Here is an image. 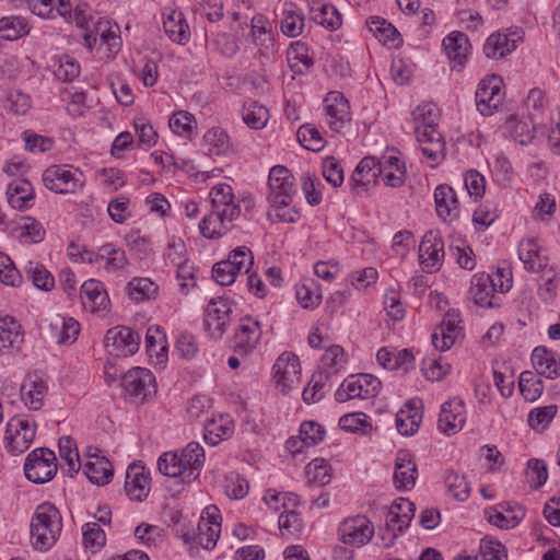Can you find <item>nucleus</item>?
I'll return each mask as SVG.
<instances>
[{
  "label": "nucleus",
  "instance_id": "obj_1",
  "mask_svg": "<svg viewBox=\"0 0 560 560\" xmlns=\"http://www.w3.org/2000/svg\"><path fill=\"white\" fill-rule=\"evenodd\" d=\"M268 201L273 208L275 218L279 222L294 223L300 212L290 207L295 194V183L292 173L282 165L271 167L268 177Z\"/></svg>",
  "mask_w": 560,
  "mask_h": 560
},
{
  "label": "nucleus",
  "instance_id": "obj_2",
  "mask_svg": "<svg viewBox=\"0 0 560 560\" xmlns=\"http://www.w3.org/2000/svg\"><path fill=\"white\" fill-rule=\"evenodd\" d=\"M62 529L58 509L49 503L39 504L31 521V541L37 550H48L57 541Z\"/></svg>",
  "mask_w": 560,
  "mask_h": 560
},
{
  "label": "nucleus",
  "instance_id": "obj_3",
  "mask_svg": "<svg viewBox=\"0 0 560 560\" xmlns=\"http://www.w3.org/2000/svg\"><path fill=\"white\" fill-rule=\"evenodd\" d=\"M57 458L52 451L39 447L32 451L24 464L25 477L34 483L50 481L57 472Z\"/></svg>",
  "mask_w": 560,
  "mask_h": 560
},
{
  "label": "nucleus",
  "instance_id": "obj_4",
  "mask_svg": "<svg viewBox=\"0 0 560 560\" xmlns=\"http://www.w3.org/2000/svg\"><path fill=\"white\" fill-rule=\"evenodd\" d=\"M36 434V423L21 416L12 417L7 423L4 442L12 455H20L32 444Z\"/></svg>",
  "mask_w": 560,
  "mask_h": 560
},
{
  "label": "nucleus",
  "instance_id": "obj_5",
  "mask_svg": "<svg viewBox=\"0 0 560 560\" xmlns=\"http://www.w3.org/2000/svg\"><path fill=\"white\" fill-rule=\"evenodd\" d=\"M83 174L71 170L67 165H51L43 173V183L46 188L56 194H74L83 186Z\"/></svg>",
  "mask_w": 560,
  "mask_h": 560
},
{
  "label": "nucleus",
  "instance_id": "obj_6",
  "mask_svg": "<svg viewBox=\"0 0 560 560\" xmlns=\"http://www.w3.org/2000/svg\"><path fill=\"white\" fill-rule=\"evenodd\" d=\"M300 360L293 352H283L272 366V377L279 392L283 395L290 393L300 383Z\"/></svg>",
  "mask_w": 560,
  "mask_h": 560
},
{
  "label": "nucleus",
  "instance_id": "obj_7",
  "mask_svg": "<svg viewBox=\"0 0 560 560\" xmlns=\"http://www.w3.org/2000/svg\"><path fill=\"white\" fill-rule=\"evenodd\" d=\"M121 386L130 398L143 402L149 396L156 393V383L153 373L144 368H133L121 377Z\"/></svg>",
  "mask_w": 560,
  "mask_h": 560
},
{
  "label": "nucleus",
  "instance_id": "obj_8",
  "mask_svg": "<svg viewBox=\"0 0 560 560\" xmlns=\"http://www.w3.org/2000/svg\"><path fill=\"white\" fill-rule=\"evenodd\" d=\"M140 336L127 326H116L108 329L104 337V346L116 357H129L139 349Z\"/></svg>",
  "mask_w": 560,
  "mask_h": 560
},
{
  "label": "nucleus",
  "instance_id": "obj_9",
  "mask_svg": "<svg viewBox=\"0 0 560 560\" xmlns=\"http://www.w3.org/2000/svg\"><path fill=\"white\" fill-rule=\"evenodd\" d=\"M261 335V325L257 318L249 315L242 317L234 334V352L240 355L252 353L259 345Z\"/></svg>",
  "mask_w": 560,
  "mask_h": 560
},
{
  "label": "nucleus",
  "instance_id": "obj_10",
  "mask_svg": "<svg viewBox=\"0 0 560 560\" xmlns=\"http://www.w3.org/2000/svg\"><path fill=\"white\" fill-rule=\"evenodd\" d=\"M444 258V243L439 231H428L419 245L421 266L429 272L438 271Z\"/></svg>",
  "mask_w": 560,
  "mask_h": 560
},
{
  "label": "nucleus",
  "instance_id": "obj_11",
  "mask_svg": "<svg viewBox=\"0 0 560 560\" xmlns=\"http://www.w3.org/2000/svg\"><path fill=\"white\" fill-rule=\"evenodd\" d=\"M374 534V527L368 517L357 515L347 518L339 526V536L343 544L361 547L369 542Z\"/></svg>",
  "mask_w": 560,
  "mask_h": 560
},
{
  "label": "nucleus",
  "instance_id": "obj_12",
  "mask_svg": "<svg viewBox=\"0 0 560 560\" xmlns=\"http://www.w3.org/2000/svg\"><path fill=\"white\" fill-rule=\"evenodd\" d=\"M327 125L334 132H340L351 120L348 100L340 92H330L324 100Z\"/></svg>",
  "mask_w": 560,
  "mask_h": 560
},
{
  "label": "nucleus",
  "instance_id": "obj_13",
  "mask_svg": "<svg viewBox=\"0 0 560 560\" xmlns=\"http://www.w3.org/2000/svg\"><path fill=\"white\" fill-rule=\"evenodd\" d=\"M501 83V79L497 75L479 82L475 98L481 115H491L502 103Z\"/></svg>",
  "mask_w": 560,
  "mask_h": 560
},
{
  "label": "nucleus",
  "instance_id": "obj_14",
  "mask_svg": "<svg viewBox=\"0 0 560 560\" xmlns=\"http://www.w3.org/2000/svg\"><path fill=\"white\" fill-rule=\"evenodd\" d=\"M466 422L465 406L462 400H448L441 407L439 429L447 435L455 434Z\"/></svg>",
  "mask_w": 560,
  "mask_h": 560
},
{
  "label": "nucleus",
  "instance_id": "obj_15",
  "mask_svg": "<svg viewBox=\"0 0 560 560\" xmlns=\"http://www.w3.org/2000/svg\"><path fill=\"white\" fill-rule=\"evenodd\" d=\"M422 401L418 398L408 400L396 415V428L401 435H413L422 422Z\"/></svg>",
  "mask_w": 560,
  "mask_h": 560
},
{
  "label": "nucleus",
  "instance_id": "obj_16",
  "mask_svg": "<svg viewBox=\"0 0 560 560\" xmlns=\"http://www.w3.org/2000/svg\"><path fill=\"white\" fill-rule=\"evenodd\" d=\"M495 278L486 272H478L472 276L469 294L474 302L480 307L494 306V293L498 292Z\"/></svg>",
  "mask_w": 560,
  "mask_h": 560
},
{
  "label": "nucleus",
  "instance_id": "obj_17",
  "mask_svg": "<svg viewBox=\"0 0 560 560\" xmlns=\"http://www.w3.org/2000/svg\"><path fill=\"white\" fill-rule=\"evenodd\" d=\"M436 214L443 221L456 220L459 215V202L454 189L441 184L434 190Z\"/></svg>",
  "mask_w": 560,
  "mask_h": 560
},
{
  "label": "nucleus",
  "instance_id": "obj_18",
  "mask_svg": "<svg viewBox=\"0 0 560 560\" xmlns=\"http://www.w3.org/2000/svg\"><path fill=\"white\" fill-rule=\"evenodd\" d=\"M46 383L37 373L28 374L20 388L22 400L30 410L37 411L43 407L47 394Z\"/></svg>",
  "mask_w": 560,
  "mask_h": 560
},
{
  "label": "nucleus",
  "instance_id": "obj_19",
  "mask_svg": "<svg viewBox=\"0 0 560 560\" xmlns=\"http://www.w3.org/2000/svg\"><path fill=\"white\" fill-rule=\"evenodd\" d=\"M444 51L453 70H460L467 58L469 40L462 32H452L443 39Z\"/></svg>",
  "mask_w": 560,
  "mask_h": 560
},
{
  "label": "nucleus",
  "instance_id": "obj_20",
  "mask_svg": "<svg viewBox=\"0 0 560 560\" xmlns=\"http://www.w3.org/2000/svg\"><path fill=\"white\" fill-rule=\"evenodd\" d=\"M125 491L131 500L141 501L150 491L149 477L144 467L130 465L126 471Z\"/></svg>",
  "mask_w": 560,
  "mask_h": 560
},
{
  "label": "nucleus",
  "instance_id": "obj_21",
  "mask_svg": "<svg viewBox=\"0 0 560 560\" xmlns=\"http://www.w3.org/2000/svg\"><path fill=\"white\" fill-rule=\"evenodd\" d=\"M520 39L521 36L516 32L509 35L501 33L491 34L483 45V52L488 58H502L516 48V43Z\"/></svg>",
  "mask_w": 560,
  "mask_h": 560
},
{
  "label": "nucleus",
  "instance_id": "obj_22",
  "mask_svg": "<svg viewBox=\"0 0 560 560\" xmlns=\"http://www.w3.org/2000/svg\"><path fill=\"white\" fill-rule=\"evenodd\" d=\"M287 61L291 71L299 75H305L314 66L308 46L301 40L290 44L287 50Z\"/></svg>",
  "mask_w": 560,
  "mask_h": 560
},
{
  "label": "nucleus",
  "instance_id": "obj_23",
  "mask_svg": "<svg viewBox=\"0 0 560 560\" xmlns=\"http://www.w3.org/2000/svg\"><path fill=\"white\" fill-rule=\"evenodd\" d=\"M163 27L173 42L184 45L189 40L190 32L183 12L173 9L163 12Z\"/></svg>",
  "mask_w": 560,
  "mask_h": 560
},
{
  "label": "nucleus",
  "instance_id": "obj_24",
  "mask_svg": "<svg viewBox=\"0 0 560 560\" xmlns=\"http://www.w3.org/2000/svg\"><path fill=\"white\" fill-rule=\"evenodd\" d=\"M81 300L92 312L105 311L109 304L102 282L95 279H90L81 285Z\"/></svg>",
  "mask_w": 560,
  "mask_h": 560
},
{
  "label": "nucleus",
  "instance_id": "obj_25",
  "mask_svg": "<svg viewBox=\"0 0 560 560\" xmlns=\"http://www.w3.org/2000/svg\"><path fill=\"white\" fill-rule=\"evenodd\" d=\"M532 362L540 376L553 380L560 376V359L555 353L540 346L532 353Z\"/></svg>",
  "mask_w": 560,
  "mask_h": 560
},
{
  "label": "nucleus",
  "instance_id": "obj_26",
  "mask_svg": "<svg viewBox=\"0 0 560 560\" xmlns=\"http://www.w3.org/2000/svg\"><path fill=\"white\" fill-rule=\"evenodd\" d=\"M378 174V161L373 156L363 158L351 176L353 189L358 190L361 188L366 190V187L372 182H376Z\"/></svg>",
  "mask_w": 560,
  "mask_h": 560
},
{
  "label": "nucleus",
  "instance_id": "obj_27",
  "mask_svg": "<svg viewBox=\"0 0 560 560\" xmlns=\"http://www.w3.org/2000/svg\"><path fill=\"white\" fill-rule=\"evenodd\" d=\"M7 195L10 206L18 210L30 208L31 201L34 199L33 187L26 179H20L10 183L8 186Z\"/></svg>",
  "mask_w": 560,
  "mask_h": 560
},
{
  "label": "nucleus",
  "instance_id": "obj_28",
  "mask_svg": "<svg viewBox=\"0 0 560 560\" xmlns=\"http://www.w3.org/2000/svg\"><path fill=\"white\" fill-rule=\"evenodd\" d=\"M184 464V470L189 469L186 477L187 481L195 480L199 476V470L205 463V452L202 446L197 442H190L179 454Z\"/></svg>",
  "mask_w": 560,
  "mask_h": 560
},
{
  "label": "nucleus",
  "instance_id": "obj_29",
  "mask_svg": "<svg viewBox=\"0 0 560 560\" xmlns=\"http://www.w3.org/2000/svg\"><path fill=\"white\" fill-rule=\"evenodd\" d=\"M94 460H88L83 465V472L95 485H107L113 477V465L105 457L94 456Z\"/></svg>",
  "mask_w": 560,
  "mask_h": 560
},
{
  "label": "nucleus",
  "instance_id": "obj_30",
  "mask_svg": "<svg viewBox=\"0 0 560 560\" xmlns=\"http://www.w3.org/2000/svg\"><path fill=\"white\" fill-rule=\"evenodd\" d=\"M417 465L408 455L398 456L395 465L394 483L397 489L408 490L415 486Z\"/></svg>",
  "mask_w": 560,
  "mask_h": 560
},
{
  "label": "nucleus",
  "instance_id": "obj_31",
  "mask_svg": "<svg viewBox=\"0 0 560 560\" xmlns=\"http://www.w3.org/2000/svg\"><path fill=\"white\" fill-rule=\"evenodd\" d=\"M518 257L527 270L545 271L547 257H541L537 244L533 240H526L520 244Z\"/></svg>",
  "mask_w": 560,
  "mask_h": 560
},
{
  "label": "nucleus",
  "instance_id": "obj_32",
  "mask_svg": "<svg viewBox=\"0 0 560 560\" xmlns=\"http://www.w3.org/2000/svg\"><path fill=\"white\" fill-rule=\"evenodd\" d=\"M369 30L384 44L392 43L394 46H398L402 40L399 32L396 27L380 16H371L366 21Z\"/></svg>",
  "mask_w": 560,
  "mask_h": 560
},
{
  "label": "nucleus",
  "instance_id": "obj_33",
  "mask_svg": "<svg viewBox=\"0 0 560 560\" xmlns=\"http://www.w3.org/2000/svg\"><path fill=\"white\" fill-rule=\"evenodd\" d=\"M24 272L37 289L50 291L55 285L52 275L40 262L28 260L24 265Z\"/></svg>",
  "mask_w": 560,
  "mask_h": 560
},
{
  "label": "nucleus",
  "instance_id": "obj_34",
  "mask_svg": "<svg viewBox=\"0 0 560 560\" xmlns=\"http://www.w3.org/2000/svg\"><path fill=\"white\" fill-rule=\"evenodd\" d=\"M311 12L314 22L327 30L335 31L342 24L341 14L332 4H320L318 8L313 7Z\"/></svg>",
  "mask_w": 560,
  "mask_h": 560
},
{
  "label": "nucleus",
  "instance_id": "obj_35",
  "mask_svg": "<svg viewBox=\"0 0 560 560\" xmlns=\"http://www.w3.org/2000/svg\"><path fill=\"white\" fill-rule=\"evenodd\" d=\"M30 26L21 16H4L0 19V36L7 40H16L28 34Z\"/></svg>",
  "mask_w": 560,
  "mask_h": 560
},
{
  "label": "nucleus",
  "instance_id": "obj_36",
  "mask_svg": "<svg viewBox=\"0 0 560 560\" xmlns=\"http://www.w3.org/2000/svg\"><path fill=\"white\" fill-rule=\"evenodd\" d=\"M201 234L208 238H217L224 235L230 228L225 225L219 209L212 208L211 212L199 224Z\"/></svg>",
  "mask_w": 560,
  "mask_h": 560
},
{
  "label": "nucleus",
  "instance_id": "obj_37",
  "mask_svg": "<svg viewBox=\"0 0 560 560\" xmlns=\"http://www.w3.org/2000/svg\"><path fill=\"white\" fill-rule=\"evenodd\" d=\"M101 258L107 271H120L128 265L125 250L110 243L101 246Z\"/></svg>",
  "mask_w": 560,
  "mask_h": 560
},
{
  "label": "nucleus",
  "instance_id": "obj_38",
  "mask_svg": "<svg viewBox=\"0 0 560 560\" xmlns=\"http://www.w3.org/2000/svg\"><path fill=\"white\" fill-rule=\"evenodd\" d=\"M159 287L149 278H133L127 284L129 296L135 301H144L158 294Z\"/></svg>",
  "mask_w": 560,
  "mask_h": 560
},
{
  "label": "nucleus",
  "instance_id": "obj_39",
  "mask_svg": "<svg viewBox=\"0 0 560 560\" xmlns=\"http://www.w3.org/2000/svg\"><path fill=\"white\" fill-rule=\"evenodd\" d=\"M518 387L523 397L528 401H535L544 392V383L532 371H524L518 378Z\"/></svg>",
  "mask_w": 560,
  "mask_h": 560
},
{
  "label": "nucleus",
  "instance_id": "obj_40",
  "mask_svg": "<svg viewBox=\"0 0 560 560\" xmlns=\"http://www.w3.org/2000/svg\"><path fill=\"white\" fill-rule=\"evenodd\" d=\"M197 121L192 114L186 110H178L174 113L170 120L168 126L171 130L180 137L190 138L192 129L196 128Z\"/></svg>",
  "mask_w": 560,
  "mask_h": 560
},
{
  "label": "nucleus",
  "instance_id": "obj_41",
  "mask_svg": "<svg viewBox=\"0 0 560 560\" xmlns=\"http://www.w3.org/2000/svg\"><path fill=\"white\" fill-rule=\"evenodd\" d=\"M296 299L304 308L315 307L322 301V292L314 280H305L296 287Z\"/></svg>",
  "mask_w": 560,
  "mask_h": 560
},
{
  "label": "nucleus",
  "instance_id": "obj_42",
  "mask_svg": "<svg viewBox=\"0 0 560 560\" xmlns=\"http://www.w3.org/2000/svg\"><path fill=\"white\" fill-rule=\"evenodd\" d=\"M329 381L327 372L314 373L307 386L304 388L302 398L306 404L319 401L324 397L323 388Z\"/></svg>",
  "mask_w": 560,
  "mask_h": 560
},
{
  "label": "nucleus",
  "instance_id": "obj_43",
  "mask_svg": "<svg viewBox=\"0 0 560 560\" xmlns=\"http://www.w3.org/2000/svg\"><path fill=\"white\" fill-rule=\"evenodd\" d=\"M269 118L268 109L252 102L248 106L244 107L243 120L252 129H261L266 126Z\"/></svg>",
  "mask_w": 560,
  "mask_h": 560
},
{
  "label": "nucleus",
  "instance_id": "obj_44",
  "mask_svg": "<svg viewBox=\"0 0 560 560\" xmlns=\"http://www.w3.org/2000/svg\"><path fill=\"white\" fill-rule=\"evenodd\" d=\"M158 468L161 474L167 477H179L184 470V464L177 452L163 453L158 459Z\"/></svg>",
  "mask_w": 560,
  "mask_h": 560
},
{
  "label": "nucleus",
  "instance_id": "obj_45",
  "mask_svg": "<svg viewBox=\"0 0 560 560\" xmlns=\"http://www.w3.org/2000/svg\"><path fill=\"white\" fill-rule=\"evenodd\" d=\"M59 455L68 465V471L72 475L80 468L79 453L74 441L70 436L59 439Z\"/></svg>",
  "mask_w": 560,
  "mask_h": 560
},
{
  "label": "nucleus",
  "instance_id": "obj_46",
  "mask_svg": "<svg viewBox=\"0 0 560 560\" xmlns=\"http://www.w3.org/2000/svg\"><path fill=\"white\" fill-rule=\"evenodd\" d=\"M0 282L10 287H20L23 282L20 270L4 253H0Z\"/></svg>",
  "mask_w": 560,
  "mask_h": 560
},
{
  "label": "nucleus",
  "instance_id": "obj_47",
  "mask_svg": "<svg viewBox=\"0 0 560 560\" xmlns=\"http://www.w3.org/2000/svg\"><path fill=\"white\" fill-rule=\"evenodd\" d=\"M205 142L210 147L209 152L211 154H224L229 151V136L220 127L209 129L203 136Z\"/></svg>",
  "mask_w": 560,
  "mask_h": 560
},
{
  "label": "nucleus",
  "instance_id": "obj_48",
  "mask_svg": "<svg viewBox=\"0 0 560 560\" xmlns=\"http://www.w3.org/2000/svg\"><path fill=\"white\" fill-rule=\"evenodd\" d=\"M445 485L448 492L457 501L464 502L468 499L470 494V487L465 476L451 471L445 477Z\"/></svg>",
  "mask_w": 560,
  "mask_h": 560
},
{
  "label": "nucleus",
  "instance_id": "obj_49",
  "mask_svg": "<svg viewBox=\"0 0 560 560\" xmlns=\"http://www.w3.org/2000/svg\"><path fill=\"white\" fill-rule=\"evenodd\" d=\"M339 425L345 431L362 434L366 433L372 428L364 412H353L342 416L339 419Z\"/></svg>",
  "mask_w": 560,
  "mask_h": 560
},
{
  "label": "nucleus",
  "instance_id": "obj_50",
  "mask_svg": "<svg viewBox=\"0 0 560 560\" xmlns=\"http://www.w3.org/2000/svg\"><path fill=\"white\" fill-rule=\"evenodd\" d=\"M325 429L317 422L305 421L301 424L299 438L302 446H314L322 442L325 438Z\"/></svg>",
  "mask_w": 560,
  "mask_h": 560
},
{
  "label": "nucleus",
  "instance_id": "obj_51",
  "mask_svg": "<svg viewBox=\"0 0 560 560\" xmlns=\"http://www.w3.org/2000/svg\"><path fill=\"white\" fill-rule=\"evenodd\" d=\"M310 482L325 486L330 481V467L323 458H315L306 466Z\"/></svg>",
  "mask_w": 560,
  "mask_h": 560
},
{
  "label": "nucleus",
  "instance_id": "obj_52",
  "mask_svg": "<svg viewBox=\"0 0 560 560\" xmlns=\"http://www.w3.org/2000/svg\"><path fill=\"white\" fill-rule=\"evenodd\" d=\"M83 544L85 548L101 549L106 542L105 532L98 523H86L82 526Z\"/></svg>",
  "mask_w": 560,
  "mask_h": 560
},
{
  "label": "nucleus",
  "instance_id": "obj_53",
  "mask_svg": "<svg viewBox=\"0 0 560 560\" xmlns=\"http://www.w3.org/2000/svg\"><path fill=\"white\" fill-rule=\"evenodd\" d=\"M299 142L307 150L320 151L324 148V140L319 131L312 125H303L298 130Z\"/></svg>",
  "mask_w": 560,
  "mask_h": 560
},
{
  "label": "nucleus",
  "instance_id": "obj_54",
  "mask_svg": "<svg viewBox=\"0 0 560 560\" xmlns=\"http://www.w3.org/2000/svg\"><path fill=\"white\" fill-rule=\"evenodd\" d=\"M548 478L547 466L544 460L532 458L527 463L526 480L532 488L538 489L545 485Z\"/></svg>",
  "mask_w": 560,
  "mask_h": 560
},
{
  "label": "nucleus",
  "instance_id": "obj_55",
  "mask_svg": "<svg viewBox=\"0 0 560 560\" xmlns=\"http://www.w3.org/2000/svg\"><path fill=\"white\" fill-rule=\"evenodd\" d=\"M199 534L198 541L205 549L214 548L217 540L220 536L221 523L217 521L210 522H200L198 525Z\"/></svg>",
  "mask_w": 560,
  "mask_h": 560
},
{
  "label": "nucleus",
  "instance_id": "obj_56",
  "mask_svg": "<svg viewBox=\"0 0 560 560\" xmlns=\"http://www.w3.org/2000/svg\"><path fill=\"white\" fill-rule=\"evenodd\" d=\"M225 260L231 261V266L237 273H241L243 270L245 273H249L254 264V256L248 247L241 246L232 250Z\"/></svg>",
  "mask_w": 560,
  "mask_h": 560
},
{
  "label": "nucleus",
  "instance_id": "obj_57",
  "mask_svg": "<svg viewBox=\"0 0 560 560\" xmlns=\"http://www.w3.org/2000/svg\"><path fill=\"white\" fill-rule=\"evenodd\" d=\"M304 15L300 11H284L281 20V31L289 37L299 36L304 28Z\"/></svg>",
  "mask_w": 560,
  "mask_h": 560
},
{
  "label": "nucleus",
  "instance_id": "obj_58",
  "mask_svg": "<svg viewBox=\"0 0 560 560\" xmlns=\"http://www.w3.org/2000/svg\"><path fill=\"white\" fill-rule=\"evenodd\" d=\"M224 488L229 498L240 500L247 495L249 486L244 477L237 474H231L225 478Z\"/></svg>",
  "mask_w": 560,
  "mask_h": 560
},
{
  "label": "nucleus",
  "instance_id": "obj_59",
  "mask_svg": "<svg viewBox=\"0 0 560 560\" xmlns=\"http://www.w3.org/2000/svg\"><path fill=\"white\" fill-rule=\"evenodd\" d=\"M20 332L21 325L15 318L5 316L0 319V341L3 347H11L15 342Z\"/></svg>",
  "mask_w": 560,
  "mask_h": 560
},
{
  "label": "nucleus",
  "instance_id": "obj_60",
  "mask_svg": "<svg viewBox=\"0 0 560 560\" xmlns=\"http://www.w3.org/2000/svg\"><path fill=\"white\" fill-rule=\"evenodd\" d=\"M355 375H352L343 381L340 387L337 389L335 394V399L338 402H346L353 398L362 399V388L360 387L359 382H357Z\"/></svg>",
  "mask_w": 560,
  "mask_h": 560
},
{
  "label": "nucleus",
  "instance_id": "obj_61",
  "mask_svg": "<svg viewBox=\"0 0 560 560\" xmlns=\"http://www.w3.org/2000/svg\"><path fill=\"white\" fill-rule=\"evenodd\" d=\"M129 203V198L125 196L112 199L107 206L110 219L116 223H124L130 217Z\"/></svg>",
  "mask_w": 560,
  "mask_h": 560
},
{
  "label": "nucleus",
  "instance_id": "obj_62",
  "mask_svg": "<svg viewBox=\"0 0 560 560\" xmlns=\"http://www.w3.org/2000/svg\"><path fill=\"white\" fill-rule=\"evenodd\" d=\"M23 139L25 149L32 153H44L51 150L54 141L51 138L43 137L32 131H24Z\"/></svg>",
  "mask_w": 560,
  "mask_h": 560
},
{
  "label": "nucleus",
  "instance_id": "obj_63",
  "mask_svg": "<svg viewBox=\"0 0 560 560\" xmlns=\"http://www.w3.org/2000/svg\"><path fill=\"white\" fill-rule=\"evenodd\" d=\"M126 246L130 252H133L140 257L148 255L151 252V243L141 235L139 230H132L125 236Z\"/></svg>",
  "mask_w": 560,
  "mask_h": 560
},
{
  "label": "nucleus",
  "instance_id": "obj_64",
  "mask_svg": "<svg viewBox=\"0 0 560 560\" xmlns=\"http://www.w3.org/2000/svg\"><path fill=\"white\" fill-rule=\"evenodd\" d=\"M237 275V271L231 266V261L222 260L212 267V278L221 285L232 284Z\"/></svg>",
  "mask_w": 560,
  "mask_h": 560
}]
</instances>
